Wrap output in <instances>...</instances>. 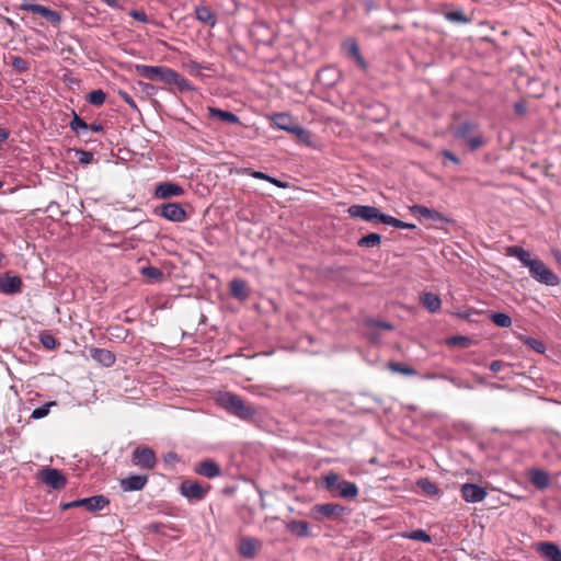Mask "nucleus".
Listing matches in <instances>:
<instances>
[{"mask_svg":"<svg viewBox=\"0 0 561 561\" xmlns=\"http://www.w3.org/2000/svg\"><path fill=\"white\" fill-rule=\"evenodd\" d=\"M508 256L516 257L525 267H528L530 276L540 284L558 286L560 279L540 259H533L530 252L522 247L513 245L506 249Z\"/></svg>","mask_w":561,"mask_h":561,"instance_id":"obj_1","label":"nucleus"},{"mask_svg":"<svg viewBox=\"0 0 561 561\" xmlns=\"http://www.w3.org/2000/svg\"><path fill=\"white\" fill-rule=\"evenodd\" d=\"M218 404L225 409L229 414L245 421L251 422L256 415V411L250 404H247L240 396L232 392L220 393Z\"/></svg>","mask_w":561,"mask_h":561,"instance_id":"obj_2","label":"nucleus"},{"mask_svg":"<svg viewBox=\"0 0 561 561\" xmlns=\"http://www.w3.org/2000/svg\"><path fill=\"white\" fill-rule=\"evenodd\" d=\"M323 484L330 492H336L339 496L353 500L358 495V486L351 481L341 480L339 474L330 472L323 479Z\"/></svg>","mask_w":561,"mask_h":561,"instance_id":"obj_3","label":"nucleus"},{"mask_svg":"<svg viewBox=\"0 0 561 561\" xmlns=\"http://www.w3.org/2000/svg\"><path fill=\"white\" fill-rule=\"evenodd\" d=\"M347 213L353 218H360L368 222H387L388 215L380 211L379 208L369 205H352Z\"/></svg>","mask_w":561,"mask_h":561,"instance_id":"obj_4","label":"nucleus"},{"mask_svg":"<svg viewBox=\"0 0 561 561\" xmlns=\"http://www.w3.org/2000/svg\"><path fill=\"white\" fill-rule=\"evenodd\" d=\"M173 71V69L165 66H136V72L138 73V76L150 81H158L165 84H170Z\"/></svg>","mask_w":561,"mask_h":561,"instance_id":"obj_5","label":"nucleus"},{"mask_svg":"<svg viewBox=\"0 0 561 561\" xmlns=\"http://www.w3.org/2000/svg\"><path fill=\"white\" fill-rule=\"evenodd\" d=\"M107 505H110V500L100 494L64 503L61 504V510L67 511L75 507H84L88 512L94 513L102 511Z\"/></svg>","mask_w":561,"mask_h":561,"instance_id":"obj_6","label":"nucleus"},{"mask_svg":"<svg viewBox=\"0 0 561 561\" xmlns=\"http://www.w3.org/2000/svg\"><path fill=\"white\" fill-rule=\"evenodd\" d=\"M18 10L41 15L42 18H44L47 22H49L55 27L59 26V24L61 22V15L58 11L51 10L42 4L24 1L18 5Z\"/></svg>","mask_w":561,"mask_h":561,"instance_id":"obj_7","label":"nucleus"},{"mask_svg":"<svg viewBox=\"0 0 561 561\" xmlns=\"http://www.w3.org/2000/svg\"><path fill=\"white\" fill-rule=\"evenodd\" d=\"M412 215L420 219L432 221L435 228H444V225L451 222V219L445 217L442 213L431 209L423 205H413L410 207Z\"/></svg>","mask_w":561,"mask_h":561,"instance_id":"obj_8","label":"nucleus"},{"mask_svg":"<svg viewBox=\"0 0 561 561\" xmlns=\"http://www.w3.org/2000/svg\"><path fill=\"white\" fill-rule=\"evenodd\" d=\"M38 479L54 490H61L67 484V478L58 469L45 467L38 471Z\"/></svg>","mask_w":561,"mask_h":561,"instance_id":"obj_9","label":"nucleus"},{"mask_svg":"<svg viewBox=\"0 0 561 561\" xmlns=\"http://www.w3.org/2000/svg\"><path fill=\"white\" fill-rule=\"evenodd\" d=\"M131 462L141 469L151 470L157 463L156 454L150 447H137L131 454Z\"/></svg>","mask_w":561,"mask_h":561,"instance_id":"obj_10","label":"nucleus"},{"mask_svg":"<svg viewBox=\"0 0 561 561\" xmlns=\"http://www.w3.org/2000/svg\"><path fill=\"white\" fill-rule=\"evenodd\" d=\"M156 214L173 222H182L186 219V211L179 203L162 204L156 209Z\"/></svg>","mask_w":561,"mask_h":561,"instance_id":"obj_11","label":"nucleus"},{"mask_svg":"<svg viewBox=\"0 0 561 561\" xmlns=\"http://www.w3.org/2000/svg\"><path fill=\"white\" fill-rule=\"evenodd\" d=\"M209 489V485L207 488H204L198 482L185 480L180 485V493L187 500L197 502L202 501L206 496Z\"/></svg>","mask_w":561,"mask_h":561,"instance_id":"obj_12","label":"nucleus"},{"mask_svg":"<svg viewBox=\"0 0 561 561\" xmlns=\"http://www.w3.org/2000/svg\"><path fill=\"white\" fill-rule=\"evenodd\" d=\"M23 282L20 276L11 275L9 272L0 274V293L3 295H16L22 291Z\"/></svg>","mask_w":561,"mask_h":561,"instance_id":"obj_13","label":"nucleus"},{"mask_svg":"<svg viewBox=\"0 0 561 561\" xmlns=\"http://www.w3.org/2000/svg\"><path fill=\"white\" fill-rule=\"evenodd\" d=\"M273 125L290 134H304L302 127L296 124L293 117L287 113H275L271 117Z\"/></svg>","mask_w":561,"mask_h":561,"instance_id":"obj_14","label":"nucleus"},{"mask_svg":"<svg viewBox=\"0 0 561 561\" xmlns=\"http://www.w3.org/2000/svg\"><path fill=\"white\" fill-rule=\"evenodd\" d=\"M460 493L462 499L468 503L482 502L488 492L484 488L476 483H465L461 485Z\"/></svg>","mask_w":561,"mask_h":561,"instance_id":"obj_15","label":"nucleus"},{"mask_svg":"<svg viewBox=\"0 0 561 561\" xmlns=\"http://www.w3.org/2000/svg\"><path fill=\"white\" fill-rule=\"evenodd\" d=\"M262 547L260 539L254 537H242L238 543V552L245 559H253Z\"/></svg>","mask_w":561,"mask_h":561,"instance_id":"obj_16","label":"nucleus"},{"mask_svg":"<svg viewBox=\"0 0 561 561\" xmlns=\"http://www.w3.org/2000/svg\"><path fill=\"white\" fill-rule=\"evenodd\" d=\"M312 511L323 518L333 519L343 516L346 507L336 503H323L314 505Z\"/></svg>","mask_w":561,"mask_h":561,"instance_id":"obj_17","label":"nucleus"},{"mask_svg":"<svg viewBox=\"0 0 561 561\" xmlns=\"http://www.w3.org/2000/svg\"><path fill=\"white\" fill-rule=\"evenodd\" d=\"M184 194V188L173 182H162L160 183L154 191V196L161 199H168L173 196H181Z\"/></svg>","mask_w":561,"mask_h":561,"instance_id":"obj_18","label":"nucleus"},{"mask_svg":"<svg viewBox=\"0 0 561 561\" xmlns=\"http://www.w3.org/2000/svg\"><path fill=\"white\" fill-rule=\"evenodd\" d=\"M89 353L91 358L103 367H111L116 362L115 354L110 350L90 347Z\"/></svg>","mask_w":561,"mask_h":561,"instance_id":"obj_19","label":"nucleus"},{"mask_svg":"<svg viewBox=\"0 0 561 561\" xmlns=\"http://www.w3.org/2000/svg\"><path fill=\"white\" fill-rule=\"evenodd\" d=\"M148 482V477L145 474H133L121 480V488L125 492L140 491Z\"/></svg>","mask_w":561,"mask_h":561,"instance_id":"obj_20","label":"nucleus"},{"mask_svg":"<svg viewBox=\"0 0 561 561\" xmlns=\"http://www.w3.org/2000/svg\"><path fill=\"white\" fill-rule=\"evenodd\" d=\"M195 472L205 478L213 479L221 476L222 471L217 462L211 459H206L197 465Z\"/></svg>","mask_w":561,"mask_h":561,"instance_id":"obj_21","label":"nucleus"},{"mask_svg":"<svg viewBox=\"0 0 561 561\" xmlns=\"http://www.w3.org/2000/svg\"><path fill=\"white\" fill-rule=\"evenodd\" d=\"M537 550L545 561H561V549L554 542H540Z\"/></svg>","mask_w":561,"mask_h":561,"instance_id":"obj_22","label":"nucleus"},{"mask_svg":"<svg viewBox=\"0 0 561 561\" xmlns=\"http://www.w3.org/2000/svg\"><path fill=\"white\" fill-rule=\"evenodd\" d=\"M207 110L208 117L210 119H217L228 124H241L240 118L232 112L224 111L221 108L211 106H209Z\"/></svg>","mask_w":561,"mask_h":561,"instance_id":"obj_23","label":"nucleus"},{"mask_svg":"<svg viewBox=\"0 0 561 561\" xmlns=\"http://www.w3.org/2000/svg\"><path fill=\"white\" fill-rule=\"evenodd\" d=\"M286 529L297 538L311 537L309 524L305 520L293 519L286 524Z\"/></svg>","mask_w":561,"mask_h":561,"instance_id":"obj_24","label":"nucleus"},{"mask_svg":"<svg viewBox=\"0 0 561 561\" xmlns=\"http://www.w3.org/2000/svg\"><path fill=\"white\" fill-rule=\"evenodd\" d=\"M230 294L236 299L243 301L249 297L247 282L241 278H234L229 284Z\"/></svg>","mask_w":561,"mask_h":561,"instance_id":"obj_25","label":"nucleus"},{"mask_svg":"<svg viewBox=\"0 0 561 561\" xmlns=\"http://www.w3.org/2000/svg\"><path fill=\"white\" fill-rule=\"evenodd\" d=\"M343 48L345 51L353 57L362 68H366V61L364 60L359 46L354 38H347L343 42Z\"/></svg>","mask_w":561,"mask_h":561,"instance_id":"obj_26","label":"nucleus"},{"mask_svg":"<svg viewBox=\"0 0 561 561\" xmlns=\"http://www.w3.org/2000/svg\"><path fill=\"white\" fill-rule=\"evenodd\" d=\"M529 480L538 490H545L550 484L549 474L541 469H533L529 473Z\"/></svg>","mask_w":561,"mask_h":561,"instance_id":"obj_27","label":"nucleus"},{"mask_svg":"<svg viewBox=\"0 0 561 561\" xmlns=\"http://www.w3.org/2000/svg\"><path fill=\"white\" fill-rule=\"evenodd\" d=\"M478 125L471 121H465L460 123L453 131L456 139L468 140L471 137L472 131L477 129Z\"/></svg>","mask_w":561,"mask_h":561,"instance_id":"obj_28","label":"nucleus"},{"mask_svg":"<svg viewBox=\"0 0 561 561\" xmlns=\"http://www.w3.org/2000/svg\"><path fill=\"white\" fill-rule=\"evenodd\" d=\"M196 19L207 25L214 26L217 23L216 14L207 7L201 5L195 9Z\"/></svg>","mask_w":561,"mask_h":561,"instance_id":"obj_29","label":"nucleus"},{"mask_svg":"<svg viewBox=\"0 0 561 561\" xmlns=\"http://www.w3.org/2000/svg\"><path fill=\"white\" fill-rule=\"evenodd\" d=\"M38 340L43 347L48 351H54L60 346V342L48 330L41 331Z\"/></svg>","mask_w":561,"mask_h":561,"instance_id":"obj_30","label":"nucleus"},{"mask_svg":"<svg viewBox=\"0 0 561 561\" xmlns=\"http://www.w3.org/2000/svg\"><path fill=\"white\" fill-rule=\"evenodd\" d=\"M140 274L147 277L151 283H161L164 278L162 270L152 265L142 266Z\"/></svg>","mask_w":561,"mask_h":561,"instance_id":"obj_31","label":"nucleus"},{"mask_svg":"<svg viewBox=\"0 0 561 561\" xmlns=\"http://www.w3.org/2000/svg\"><path fill=\"white\" fill-rule=\"evenodd\" d=\"M169 85H174L180 92H188L194 90V85L182 75L173 71L171 81Z\"/></svg>","mask_w":561,"mask_h":561,"instance_id":"obj_32","label":"nucleus"},{"mask_svg":"<svg viewBox=\"0 0 561 561\" xmlns=\"http://www.w3.org/2000/svg\"><path fill=\"white\" fill-rule=\"evenodd\" d=\"M421 301L423 306L432 313L440 309L442 301L436 294L425 293L422 296Z\"/></svg>","mask_w":561,"mask_h":561,"instance_id":"obj_33","label":"nucleus"},{"mask_svg":"<svg viewBox=\"0 0 561 561\" xmlns=\"http://www.w3.org/2000/svg\"><path fill=\"white\" fill-rule=\"evenodd\" d=\"M417 488L426 495L434 497L439 494V489L436 483L432 482L428 478H422L416 481Z\"/></svg>","mask_w":561,"mask_h":561,"instance_id":"obj_34","label":"nucleus"},{"mask_svg":"<svg viewBox=\"0 0 561 561\" xmlns=\"http://www.w3.org/2000/svg\"><path fill=\"white\" fill-rule=\"evenodd\" d=\"M381 242V236L376 232L368 233L357 241L359 248H375Z\"/></svg>","mask_w":561,"mask_h":561,"instance_id":"obj_35","label":"nucleus"},{"mask_svg":"<svg viewBox=\"0 0 561 561\" xmlns=\"http://www.w3.org/2000/svg\"><path fill=\"white\" fill-rule=\"evenodd\" d=\"M447 21L458 24H466L470 22V19L465 14L462 10H453L444 13Z\"/></svg>","mask_w":561,"mask_h":561,"instance_id":"obj_36","label":"nucleus"},{"mask_svg":"<svg viewBox=\"0 0 561 561\" xmlns=\"http://www.w3.org/2000/svg\"><path fill=\"white\" fill-rule=\"evenodd\" d=\"M85 99L90 104L101 106L106 100V93L103 90L98 89L88 93Z\"/></svg>","mask_w":561,"mask_h":561,"instance_id":"obj_37","label":"nucleus"},{"mask_svg":"<svg viewBox=\"0 0 561 561\" xmlns=\"http://www.w3.org/2000/svg\"><path fill=\"white\" fill-rule=\"evenodd\" d=\"M492 322L500 328H508L512 325V319L504 312H493L490 316Z\"/></svg>","mask_w":561,"mask_h":561,"instance_id":"obj_38","label":"nucleus"},{"mask_svg":"<svg viewBox=\"0 0 561 561\" xmlns=\"http://www.w3.org/2000/svg\"><path fill=\"white\" fill-rule=\"evenodd\" d=\"M70 128L77 135H81L83 130L89 129V124L73 112V118L70 122Z\"/></svg>","mask_w":561,"mask_h":561,"instance_id":"obj_39","label":"nucleus"},{"mask_svg":"<svg viewBox=\"0 0 561 561\" xmlns=\"http://www.w3.org/2000/svg\"><path fill=\"white\" fill-rule=\"evenodd\" d=\"M403 537L411 539V540L422 541V542H432V537L423 529H415V530L405 533L403 535Z\"/></svg>","mask_w":561,"mask_h":561,"instance_id":"obj_40","label":"nucleus"},{"mask_svg":"<svg viewBox=\"0 0 561 561\" xmlns=\"http://www.w3.org/2000/svg\"><path fill=\"white\" fill-rule=\"evenodd\" d=\"M389 369L394 371V373H399V374H402V375H405V376H414L416 375V370L410 366H405L401 363H398V362H392V363H389Z\"/></svg>","mask_w":561,"mask_h":561,"instance_id":"obj_41","label":"nucleus"},{"mask_svg":"<svg viewBox=\"0 0 561 561\" xmlns=\"http://www.w3.org/2000/svg\"><path fill=\"white\" fill-rule=\"evenodd\" d=\"M11 66L19 73L26 72L30 68L28 61L20 56L11 57Z\"/></svg>","mask_w":561,"mask_h":561,"instance_id":"obj_42","label":"nucleus"},{"mask_svg":"<svg viewBox=\"0 0 561 561\" xmlns=\"http://www.w3.org/2000/svg\"><path fill=\"white\" fill-rule=\"evenodd\" d=\"M472 341L465 335H454L447 340V344L450 346L469 347Z\"/></svg>","mask_w":561,"mask_h":561,"instance_id":"obj_43","label":"nucleus"},{"mask_svg":"<svg viewBox=\"0 0 561 561\" xmlns=\"http://www.w3.org/2000/svg\"><path fill=\"white\" fill-rule=\"evenodd\" d=\"M111 336L114 340L124 342L129 335V330L125 329L122 325H114L110 328Z\"/></svg>","mask_w":561,"mask_h":561,"instance_id":"obj_44","label":"nucleus"},{"mask_svg":"<svg viewBox=\"0 0 561 561\" xmlns=\"http://www.w3.org/2000/svg\"><path fill=\"white\" fill-rule=\"evenodd\" d=\"M56 405V402L51 401L48 402L39 408H36L33 410L31 414V419L33 420H39L48 415L50 407Z\"/></svg>","mask_w":561,"mask_h":561,"instance_id":"obj_45","label":"nucleus"},{"mask_svg":"<svg viewBox=\"0 0 561 561\" xmlns=\"http://www.w3.org/2000/svg\"><path fill=\"white\" fill-rule=\"evenodd\" d=\"M524 344L527 345L529 348H531L533 351H535L538 354H543L546 352V346H545L543 342H541L538 339L527 337L524 341Z\"/></svg>","mask_w":561,"mask_h":561,"instance_id":"obj_46","label":"nucleus"},{"mask_svg":"<svg viewBox=\"0 0 561 561\" xmlns=\"http://www.w3.org/2000/svg\"><path fill=\"white\" fill-rule=\"evenodd\" d=\"M386 225L392 226V227L399 228V229H409V230L416 228V226L414 224L404 222V221H402L398 218H394L390 215H388Z\"/></svg>","mask_w":561,"mask_h":561,"instance_id":"obj_47","label":"nucleus"},{"mask_svg":"<svg viewBox=\"0 0 561 561\" xmlns=\"http://www.w3.org/2000/svg\"><path fill=\"white\" fill-rule=\"evenodd\" d=\"M467 142H468L470 150L476 151L479 148H481L482 146H484L485 139L483 138L482 135L478 134V135H473L470 138H468Z\"/></svg>","mask_w":561,"mask_h":561,"instance_id":"obj_48","label":"nucleus"},{"mask_svg":"<svg viewBox=\"0 0 561 561\" xmlns=\"http://www.w3.org/2000/svg\"><path fill=\"white\" fill-rule=\"evenodd\" d=\"M76 157L81 164H90L94 159L92 152L82 149L76 150Z\"/></svg>","mask_w":561,"mask_h":561,"instance_id":"obj_49","label":"nucleus"},{"mask_svg":"<svg viewBox=\"0 0 561 561\" xmlns=\"http://www.w3.org/2000/svg\"><path fill=\"white\" fill-rule=\"evenodd\" d=\"M367 324L370 328H378V329H382V330H392L393 329V325L390 322L376 320V319H369L367 321Z\"/></svg>","mask_w":561,"mask_h":561,"instance_id":"obj_50","label":"nucleus"},{"mask_svg":"<svg viewBox=\"0 0 561 561\" xmlns=\"http://www.w3.org/2000/svg\"><path fill=\"white\" fill-rule=\"evenodd\" d=\"M187 69L190 71L191 75L193 76H199L201 75V71L203 69H209V67L207 66H203L201 64H198L197 61H194V60H191L188 64H187Z\"/></svg>","mask_w":561,"mask_h":561,"instance_id":"obj_51","label":"nucleus"},{"mask_svg":"<svg viewBox=\"0 0 561 561\" xmlns=\"http://www.w3.org/2000/svg\"><path fill=\"white\" fill-rule=\"evenodd\" d=\"M244 173L254 178V179H257V180H263V181H268L271 180V175L266 174V173H263L261 171H254L252 169H245L244 170Z\"/></svg>","mask_w":561,"mask_h":561,"instance_id":"obj_52","label":"nucleus"},{"mask_svg":"<svg viewBox=\"0 0 561 561\" xmlns=\"http://www.w3.org/2000/svg\"><path fill=\"white\" fill-rule=\"evenodd\" d=\"M129 15L131 18H134L135 20L139 21V22H142V23H148L149 22L148 15L142 10H131L129 12Z\"/></svg>","mask_w":561,"mask_h":561,"instance_id":"obj_53","label":"nucleus"},{"mask_svg":"<svg viewBox=\"0 0 561 561\" xmlns=\"http://www.w3.org/2000/svg\"><path fill=\"white\" fill-rule=\"evenodd\" d=\"M505 366V363L502 360H493L491 362L489 368L493 373H499L502 370V368Z\"/></svg>","mask_w":561,"mask_h":561,"instance_id":"obj_54","label":"nucleus"},{"mask_svg":"<svg viewBox=\"0 0 561 561\" xmlns=\"http://www.w3.org/2000/svg\"><path fill=\"white\" fill-rule=\"evenodd\" d=\"M442 154H443L444 158L450 160L455 164H459L460 163L459 158L454 152H451L449 150H443Z\"/></svg>","mask_w":561,"mask_h":561,"instance_id":"obj_55","label":"nucleus"},{"mask_svg":"<svg viewBox=\"0 0 561 561\" xmlns=\"http://www.w3.org/2000/svg\"><path fill=\"white\" fill-rule=\"evenodd\" d=\"M119 95L122 96V99L133 108H137V105L135 103V101L133 100V98L127 93V92H124V91H119Z\"/></svg>","mask_w":561,"mask_h":561,"instance_id":"obj_56","label":"nucleus"},{"mask_svg":"<svg viewBox=\"0 0 561 561\" xmlns=\"http://www.w3.org/2000/svg\"><path fill=\"white\" fill-rule=\"evenodd\" d=\"M514 111L517 115H524L527 112V106L524 102H516L514 104Z\"/></svg>","mask_w":561,"mask_h":561,"instance_id":"obj_57","label":"nucleus"},{"mask_svg":"<svg viewBox=\"0 0 561 561\" xmlns=\"http://www.w3.org/2000/svg\"><path fill=\"white\" fill-rule=\"evenodd\" d=\"M142 91L148 95H153L157 92V88L151 83H142Z\"/></svg>","mask_w":561,"mask_h":561,"instance_id":"obj_58","label":"nucleus"},{"mask_svg":"<svg viewBox=\"0 0 561 561\" xmlns=\"http://www.w3.org/2000/svg\"><path fill=\"white\" fill-rule=\"evenodd\" d=\"M267 182H270V183H272V184H274L275 186L280 187V188H285V187H287V186H288V184H287V183H285V182H283V181H280V180H278V179H276V178H273V176H271V180H268Z\"/></svg>","mask_w":561,"mask_h":561,"instance_id":"obj_59","label":"nucleus"},{"mask_svg":"<svg viewBox=\"0 0 561 561\" xmlns=\"http://www.w3.org/2000/svg\"><path fill=\"white\" fill-rule=\"evenodd\" d=\"M302 131L304 134H295L300 140L307 142L309 141V138H310V133L308 130H306L305 128H302Z\"/></svg>","mask_w":561,"mask_h":561,"instance_id":"obj_60","label":"nucleus"},{"mask_svg":"<svg viewBox=\"0 0 561 561\" xmlns=\"http://www.w3.org/2000/svg\"><path fill=\"white\" fill-rule=\"evenodd\" d=\"M10 136V131L7 128L0 127V142L5 141Z\"/></svg>","mask_w":561,"mask_h":561,"instance_id":"obj_61","label":"nucleus"},{"mask_svg":"<svg viewBox=\"0 0 561 561\" xmlns=\"http://www.w3.org/2000/svg\"><path fill=\"white\" fill-rule=\"evenodd\" d=\"M89 129H91L95 133H100V131H103L104 128L101 124L93 123V124H89Z\"/></svg>","mask_w":561,"mask_h":561,"instance_id":"obj_62","label":"nucleus"},{"mask_svg":"<svg viewBox=\"0 0 561 561\" xmlns=\"http://www.w3.org/2000/svg\"><path fill=\"white\" fill-rule=\"evenodd\" d=\"M552 255L556 259V261L561 265V251L552 250Z\"/></svg>","mask_w":561,"mask_h":561,"instance_id":"obj_63","label":"nucleus"},{"mask_svg":"<svg viewBox=\"0 0 561 561\" xmlns=\"http://www.w3.org/2000/svg\"><path fill=\"white\" fill-rule=\"evenodd\" d=\"M176 459H178V456L175 454L168 455V460H176Z\"/></svg>","mask_w":561,"mask_h":561,"instance_id":"obj_64","label":"nucleus"}]
</instances>
